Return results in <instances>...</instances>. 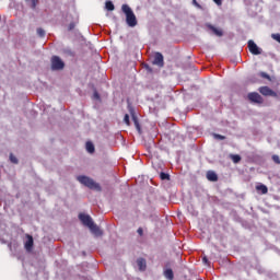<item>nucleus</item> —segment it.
<instances>
[{
    "label": "nucleus",
    "mask_w": 280,
    "mask_h": 280,
    "mask_svg": "<svg viewBox=\"0 0 280 280\" xmlns=\"http://www.w3.org/2000/svg\"><path fill=\"white\" fill-rule=\"evenodd\" d=\"M214 139H219L220 141H224V139H226V137H224L222 135L214 133Z\"/></svg>",
    "instance_id": "b1692460"
},
{
    "label": "nucleus",
    "mask_w": 280,
    "mask_h": 280,
    "mask_svg": "<svg viewBox=\"0 0 280 280\" xmlns=\"http://www.w3.org/2000/svg\"><path fill=\"white\" fill-rule=\"evenodd\" d=\"M121 11L124 12L126 16V23L129 27H137V15H135V12L128 4L121 5Z\"/></svg>",
    "instance_id": "f03ea898"
},
{
    "label": "nucleus",
    "mask_w": 280,
    "mask_h": 280,
    "mask_svg": "<svg viewBox=\"0 0 280 280\" xmlns=\"http://www.w3.org/2000/svg\"><path fill=\"white\" fill-rule=\"evenodd\" d=\"M79 220L82 222V224H84V226H88V229H90L91 233H93V235H95L96 237H102V235H104V232H102L100 230V226H97L93 222V219L91 218V215L80 213Z\"/></svg>",
    "instance_id": "f257e3e1"
},
{
    "label": "nucleus",
    "mask_w": 280,
    "mask_h": 280,
    "mask_svg": "<svg viewBox=\"0 0 280 280\" xmlns=\"http://www.w3.org/2000/svg\"><path fill=\"white\" fill-rule=\"evenodd\" d=\"M272 161L276 162L277 165H280V158H279V155H272Z\"/></svg>",
    "instance_id": "393cba45"
},
{
    "label": "nucleus",
    "mask_w": 280,
    "mask_h": 280,
    "mask_svg": "<svg viewBox=\"0 0 280 280\" xmlns=\"http://www.w3.org/2000/svg\"><path fill=\"white\" fill-rule=\"evenodd\" d=\"M259 75H260V78H265V80H270V74H268L266 72H260Z\"/></svg>",
    "instance_id": "4be33fe9"
},
{
    "label": "nucleus",
    "mask_w": 280,
    "mask_h": 280,
    "mask_svg": "<svg viewBox=\"0 0 280 280\" xmlns=\"http://www.w3.org/2000/svg\"><path fill=\"white\" fill-rule=\"evenodd\" d=\"M192 5H196L198 10H202V5L198 3V0H192Z\"/></svg>",
    "instance_id": "a878e982"
},
{
    "label": "nucleus",
    "mask_w": 280,
    "mask_h": 280,
    "mask_svg": "<svg viewBox=\"0 0 280 280\" xmlns=\"http://www.w3.org/2000/svg\"><path fill=\"white\" fill-rule=\"evenodd\" d=\"M132 121H133L138 132H141V126L139 125V119L137 118V116L132 115Z\"/></svg>",
    "instance_id": "f3484780"
},
{
    "label": "nucleus",
    "mask_w": 280,
    "mask_h": 280,
    "mask_svg": "<svg viewBox=\"0 0 280 280\" xmlns=\"http://www.w3.org/2000/svg\"><path fill=\"white\" fill-rule=\"evenodd\" d=\"M153 65H156V67H160V68L165 67V61H164V58H163V54L155 52L154 59H153Z\"/></svg>",
    "instance_id": "6e6552de"
},
{
    "label": "nucleus",
    "mask_w": 280,
    "mask_h": 280,
    "mask_svg": "<svg viewBox=\"0 0 280 280\" xmlns=\"http://www.w3.org/2000/svg\"><path fill=\"white\" fill-rule=\"evenodd\" d=\"M51 69L52 71H61V69H65V61L60 59L58 56L51 57Z\"/></svg>",
    "instance_id": "20e7f679"
},
{
    "label": "nucleus",
    "mask_w": 280,
    "mask_h": 280,
    "mask_svg": "<svg viewBox=\"0 0 280 280\" xmlns=\"http://www.w3.org/2000/svg\"><path fill=\"white\" fill-rule=\"evenodd\" d=\"M202 262H203L206 266H209V258H207V256H203V257H202Z\"/></svg>",
    "instance_id": "c85d7f7f"
},
{
    "label": "nucleus",
    "mask_w": 280,
    "mask_h": 280,
    "mask_svg": "<svg viewBox=\"0 0 280 280\" xmlns=\"http://www.w3.org/2000/svg\"><path fill=\"white\" fill-rule=\"evenodd\" d=\"M124 121L127 126H130V116L128 114L125 115Z\"/></svg>",
    "instance_id": "412c9836"
},
{
    "label": "nucleus",
    "mask_w": 280,
    "mask_h": 280,
    "mask_svg": "<svg viewBox=\"0 0 280 280\" xmlns=\"http://www.w3.org/2000/svg\"><path fill=\"white\" fill-rule=\"evenodd\" d=\"M137 266L141 272L145 271L148 268V262L145 261L144 258H138L137 259Z\"/></svg>",
    "instance_id": "9d476101"
},
{
    "label": "nucleus",
    "mask_w": 280,
    "mask_h": 280,
    "mask_svg": "<svg viewBox=\"0 0 280 280\" xmlns=\"http://www.w3.org/2000/svg\"><path fill=\"white\" fill-rule=\"evenodd\" d=\"M160 178H161V180H170V174L162 172L160 174Z\"/></svg>",
    "instance_id": "6ab92c4d"
},
{
    "label": "nucleus",
    "mask_w": 280,
    "mask_h": 280,
    "mask_svg": "<svg viewBox=\"0 0 280 280\" xmlns=\"http://www.w3.org/2000/svg\"><path fill=\"white\" fill-rule=\"evenodd\" d=\"M26 242L24 243V248L27 253H32V248H34V237L30 234H26Z\"/></svg>",
    "instance_id": "1a4fd4ad"
},
{
    "label": "nucleus",
    "mask_w": 280,
    "mask_h": 280,
    "mask_svg": "<svg viewBox=\"0 0 280 280\" xmlns=\"http://www.w3.org/2000/svg\"><path fill=\"white\" fill-rule=\"evenodd\" d=\"M164 277L168 280H174V271L172 269H166L164 271Z\"/></svg>",
    "instance_id": "ddd939ff"
},
{
    "label": "nucleus",
    "mask_w": 280,
    "mask_h": 280,
    "mask_svg": "<svg viewBox=\"0 0 280 280\" xmlns=\"http://www.w3.org/2000/svg\"><path fill=\"white\" fill-rule=\"evenodd\" d=\"M230 159L233 161V163H240V161H242V156L237 154L230 155Z\"/></svg>",
    "instance_id": "a211bd4d"
},
{
    "label": "nucleus",
    "mask_w": 280,
    "mask_h": 280,
    "mask_svg": "<svg viewBox=\"0 0 280 280\" xmlns=\"http://www.w3.org/2000/svg\"><path fill=\"white\" fill-rule=\"evenodd\" d=\"M68 30H69V32H71L72 30H75V22H71V23L68 25Z\"/></svg>",
    "instance_id": "bb28decb"
},
{
    "label": "nucleus",
    "mask_w": 280,
    "mask_h": 280,
    "mask_svg": "<svg viewBox=\"0 0 280 280\" xmlns=\"http://www.w3.org/2000/svg\"><path fill=\"white\" fill-rule=\"evenodd\" d=\"M259 93L264 95L265 97H278L277 92H275L269 86H260L258 89Z\"/></svg>",
    "instance_id": "423d86ee"
},
{
    "label": "nucleus",
    "mask_w": 280,
    "mask_h": 280,
    "mask_svg": "<svg viewBox=\"0 0 280 280\" xmlns=\"http://www.w3.org/2000/svg\"><path fill=\"white\" fill-rule=\"evenodd\" d=\"M137 233H138V235H140V237H143V228H139L137 230Z\"/></svg>",
    "instance_id": "cd10ccee"
},
{
    "label": "nucleus",
    "mask_w": 280,
    "mask_h": 280,
    "mask_svg": "<svg viewBox=\"0 0 280 280\" xmlns=\"http://www.w3.org/2000/svg\"><path fill=\"white\" fill-rule=\"evenodd\" d=\"M207 178H208V180H211V183H215V182H218V174H215V172H213V171H209L207 173Z\"/></svg>",
    "instance_id": "9b49d317"
},
{
    "label": "nucleus",
    "mask_w": 280,
    "mask_h": 280,
    "mask_svg": "<svg viewBox=\"0 0 280 280\" xmlns=\"http://www.w3.org/2000/svg\"><path fill=\"white\" fill-rule=\"evenodd\" d=\"M247 98L254 104H264V97H261L257 92L248 93Z\"/></svg>",
    "instance_id": "0eeeda50"
},
{
    "label": "nucleus",
    "mask_w": 280,
    "mask_h": 280,
    "mask_svg": "<svg viewBox=\"0 0 280 280\" xmlns=\"http://www.w3.org/2000/svg\"><path fill=\"white\" fill-rule=\"evenodd\" d=\"M32 2V8H36V3H38V0H31Z\"/></svg>",
    "instance_id": "c756f323"
},
{
    "label": "nucleus",
    "mask_w": 280,
    "mask_h": 280,
    "mask_svg": "<svg viewBox=\"0 0 280 280\" xmlns=\"http://www.w3.org/2000/svg\"><path fill=\"white\" fill-rule=\"evenodd\" d=\"M85 148L90 154H93L95 152V145L91 141L86 142Z\"/></svg>",
    "instance_id": "f8f14e48"
},
{
    "label": "nucleus",
    "mask_w": 280,
    "mask_h": 280,
    "mask_svg": "<svg viewBox=\"0 0 280 280\" xmlns=\"http://www.w3.org/2000/svg\"><path fill=\"white\" fill-rule=\"evenodd\" d=\"M78 180L79 183H81V185L89 187V189H95L96 191H102V187L100 186V184L95 183V180L91 179V177L78 176Z\"/></svg>",
    "instance_id": "7ed1b4c3"
},
{
    "label": "nucleus",
    "mask_w": 280,
    "mask_h": 280,
    "mask_svg": "<svg viewBox=\"0 0 280 280\" xmlns=\"http://www.w3.org/2000/svg\"><path fill=\"white\" fill-rule=\"evenodd\" d=\"M10 161H11V163H14L15 165H16V163H19V160L12 153L10 154Z\"/></svg>",
    "instance_id": "aec40b11"
},
{
    "label": "nucleus",
    "mask_w": 280,
    "mask_h": 280,
    "mask_svg": "<svg viewBox=\"0 0 280 280\" xmlns=\"http://www.w3.org/2000/svg\"><path fill=\"white\" fill-rule=\"evenodd\" d=\"M37 34H38V36H40V38H43L45 36V30L37 28Z\"/></svg>",
    "instance_id": "5701e85b"
},
{
    "label": "nucleus",
    "mask_w": 280,
    "mask_h": 280,
    "mask_svg": "<svg viewBox=\"0 0 280 280\" xmlns=\"http://www.w3.org/2000/svg\"><path fill=\"white\" fill-rule=\"evenodd\" d=\"M209 30H211V32H213V34H215V36H222V31L214 27L213 25H209Z\"/></svg>",
    "instance_id": "2eb2a0df"
},
{
    "label": "nucleus",
    "mask_w": 280,
    "mask_h": 280,
    "mask_svg": "<svg viewBox=\"0 0 280 280\" xmlns=\"http://www.w3.org/2000/svg\"><path fill=\"white\" fill-rule=\"evenodd\" d=\"M247 47H248V50L253 54V56H260L261 48H259V46H257V44H255L253 39H249L247 42Z\"/></svg>",
    "instance_id": "39448f33"
},
{
    "label": "nucleus",
    "mask_w": 280,
    "mask_h": 280,
    "mask_svg": "<svg viewBox=\"0 0 280 280\" xmlns=\"http://www.w3.org/2000/svg\"><path fill=\"white\" fill-rule=\"evenodd\" d=\"M144 68L147 69V71H149V73H152V69L148 65H144Z\"/></svg>",
    "instance_id": "2f4dec72"
},
{
    "label": "nucleus",
    "mask_w": 280,
    "mask_h": 280,
    "mask_svg": "<svg viewBox=\"0 0 280 280\" xmlns=\"http://www.w3.org/2000/svg\"><path fill=\"white\" fill-rule=\"evenodd\" d=\"M217 5H222V0H213Z\"/></svg>",
    "instance_id": "7c9ffc66"
},
{
    "label": "nucleus",
    "mask_w": 280,
    "mask_h": 280,
    "mask_svg": "<svg viewBox=\"0 0 280 280\" xmlns=\"http://www.w3.org/2000/svg\"><path fill=\"white\" fill-rule=\"evenodd\" d=\"M256 190L261 191V194H268V187L264 184L256 186Z\"/></svg>",
    "instance_id": "4468645a"
},
{
    "label": "nucleus",
    "mask_w": 280,
    "mask_h": 280,
    "mask_svg": "<svg viewBox=\"0 0 280 280\" xmlns=\"http://www.w3.org/2000/svg\"><path fill=\"white\" fill-rule=\"evenodd\" d=\"M94 98H95V100H100V93L94 92Z\"/></svg>",
    "instance_id": "473e14b6"
},
{
    "label": "nucleus",
    "mask_w": 280,
    "mask_h": 280,
    "mask_svg": "<svg viewBox=\"0 0 280 280\" xmlns=\"http://www.w3.org/2000/svg\"><path fill=\"white\" fill-rule=\"evenodd\" d=\"M105 8H106V10H108L109 12H113V10H115V4H113V1H106V2H105Z\"/></svg>",
    "instance_id": "dca6fc26"
}]
</instances>
